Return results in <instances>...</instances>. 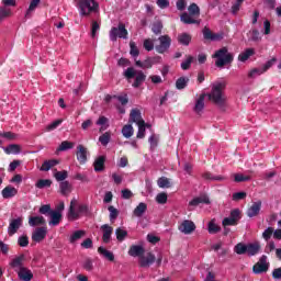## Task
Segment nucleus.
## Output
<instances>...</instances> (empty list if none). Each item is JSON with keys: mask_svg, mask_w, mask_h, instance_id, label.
Instances as JSON below:
<instances>
[{"mask_svg": "<svg viewBox=\"0 0 281 281\" xmlns=\"http://www.w3.org/2000/svg\"><path fill=\"white\" fill-rule=\"evenodd\" d=\"M227 87L225 82H217L213 85L211 93H209V100L216 104V106H224L225 98L223 97V91Z\"/></svg>", "mask_w": 281, "mask_h": 281, "instance_id": "nucleus-1", "label": "nucleus"}, {"mask_svg": "<svg viewBox=\"0 0 281 281\" xmlns=\"http://www.w3.org/2000/svg\"><path fill=\"white\" fill-rule=\"evenodd\" d=\"M213 58H216L215 65L220 68L225 67V65H231V63H234V55L229 53L227 47H222L216 50L213 55Z\"/></svg>", "mask_w": 281, "mask_h": 281, "instance_id": "nucleus-2", "label": "nucleus"}, {"mask_svg": "<svg viewBox=\"0 0 281 281\" xmlns=\"http://www.w3.org/2000/svg\"><path fill=\"white\" fill-rule=\"evenodd\" d=\"M100 4L95 0H80L79 10L81 16H89L91 12H98Z\"/></svg>", "mask_w": 281, "mask_h": 281, "instance_id": "nucleus-3", "label": "nucleus"}, {"mask_svg": "<svg viewBox=\"0 0 281 281\" xmlns=\"http://www.w3.org/2000/svg\"><path fill=\"white\" fill-rule=\"evenodd\" d=\"M75 205H76V200H72L70 202L69 212H68L69 218H72L74 221H78V218H80V214H85L86 216L89 214V205L80 204L78 206V212H76Z\"/></svg>", "mask_w": 281, "mask_h": 281, "instance_id": "nucleus-4", "label": "nucleus"}, {"mask_svg": "<svg viewBox=\"0 0 281 281\" xmlns=\"http://www.w3.org/2000/svg\"><path fill=\"white\" fill-rule=\"evenodd\" d=\"M117 38H128V30H126V25L124 23H120L117 27H112L110 31V41L115 43Z\"/></svg>", "mask_w": 281, "mask_h": 281, "instance_id": "nucleus-5", "label": "nucleus"}, {"mask_svg": "<svg viewBox=\"0 0 281 281\" xmlns=\"http://www.w3.org/2000/svg\"><path fill=\"white\" fill-rule=\"evenodd\" d=\"M269 267L270 263L267 262V255H262L258 262L252 266V273H255V276L267 273V271H269Z\"/></svg>", "mask_w": 281, "mask_h": 281, "instance_id": "nucleus-6", "label": "nucleus"}, {"mask_svg": "<svg viewBox=\"0 0 281 281\" xmlns=\"http://www.w3.org/2000/svg\"><path fill=\"white\" fill-rule=\"evenodd\" d=\"M159 45L155 46L157 54H166L172 45V38L169 35H161L158 37Z\"/></svg>", "mask_w": 281, "mask_h": 281, "instance_id": "nucleus-7", "label": "nucleus"}, {"mask_svg": "<svg viewBox=\"0 0 281 281\" xmlns=\"http://www.w3.org/2000/svg\"><path fill=\"white\" fill-rule=\"evenodd\" d=\"M179 232H181L182 234H192V232H194V229H196V225L194 224V222L190 221V220H184L178 227Z\"/></svg>", "mask_w": 281, "mask_h": 281, "instance_id": "nucleus-8", "label": "nucleus"}, {"mask_svg": "<svg viewBox=\"0 0 281 281\" xmlns=\"http://www.w3.org/2000/svg\"><path fill=\"white\" fill-rule=\"evenodd\" d=\"M202 34L205 41H223V33H213L207 26L203 29Z\"/></svg>", "mask_w": 281, "mask_h": 281, "instance_id": "nucleus-9", "label": "nucleus"}, {"mask_svg": "<svg viewBox=\"0 0 281 281\" xmlns=\"http://www.w3.org/2000/svg\"><path fill=\"white\" fill-rule=\"evenodd\" d=\"M21 225H23V218L18 217L14 220H11L9 227H8V234L9 236H14L16 232L21 228Z\"/></svg>", "mask_w": 281, "mask_h": 281, "instance_id": "nucleus-10", "label": "nucleus"}, {"mask_svg": "<svg viewBox=\"0 0 281 281\" xmlns=\"http://www.w3.org/2000/svg\"><path fill=\"white\" fill-rule=\"evenodd\" d=\"M260 210H262V201H257L251 204L250 207H248L246 214L249 218H254L255 216H258L260 214Z\"/></svg>", "mask_w": 281, "mask_h": 281, "instance_id": "nucleus-11", "label": "nucleus"}, {"mask_svg": "<svg viewBox=\"0 0 281 281\" xmlns=\"http://www.w3.org/2000/svg\"><path fill=\"white\" fill-rule=\"evenodd\" d=\"M47 236V227H37L35 232L32 234V240L34 243H41V240H45Z\"/></svg>", "mask_w": 281, "mask_h": 281, "instance_id": "nucleus-12", "label": "nucleus"}, {"mask_svg": "<svg viewBox=\"0 0 281 281\" xmlns=\"http://www.w3.org/2000/svg\"><path fill=\"white\" fill-rule=\"evenodd\" d=\"M101 231L103 232V243H105V245H109V243H111V236H113V227L109 224H103L101 225Z\"/></svg>", "mask_w": 281, "mask_h": 281, "instance_id": "nucleus-13", "label": "nucleus"}, {"mask_svg": "<svg viewBox=\"0 0 281 281\" xmlns=\"http://www.w3.org/2000/svg\"><path fill=\"white\" fill-rule=\"evenodd\" d=\"M23 262H25V255L22 254L15 258L12 259V261L10 262V267L12 269H14V271H21V269H23Z\"/></svg>", "mask_w": 281, "mask_h": 281, "instance_id": "nucleus-14", "label": "nucleus"}, {"mask_svg": "<svg viewBox=\"0 0 281 281\" xmlns=\"http://www.w3.org/2000/svg\"><path fill=\"white\" fill-rule=\"evenodd\" d=\"M87 147H85L83 145L77 146L76 157L81 166H83V164H87Z\"/></svg>", "mask_w": 281, "mask_h": 281, "instance_id": "nucleus-15", "label": "nucleus"}, {"mask_svg": "<svg viewBox=\"0 0 281 281\" xmlns=\"http://www.w3.org/2000/svg\"><path fill=\"white\" fill-rule=\"evenodd\" d=\"M155 260H157V258L153 255V252H148L146 257L143 255L139 258V267L146 269L150 267V265H154Z\"/></svg>", "mask_w": 281, "mask_h": 281, "instance_id": "nucleus-16", "label": "nucleus"}, {"mask_svg": "<svg viewBox=\"0 0 281 281\" xmlns=\"http://www.w3.org/2000/svg\"><path fill=\"white\" fill-rule=\"evenodd\" d=\"M260 243L256 241V243H250L247 244V250L246 254L247 256L251 257V256H258V254H260Z\"/></svg>", "mask_w": 281, "mask_h": 281, "instance_id": "nucleus-17", "label": "nucleus"}, {"mask_svg": "<svg viewBox=\"0 0 281 281\" xmlns=\"http://www.w3.org/2000/svg\"><path fill=\"white\" fill-rule=\"evenodd\" d=\"M18 277L21 281H31L32 278H34V273H32V270L24 267L18 271Z\"/></svg>", "mask_w": 281, "mask_h": 281, "instance_id": "nucleus-18", "label": "nucleus"}, {"mask_svg": "<svg viewBox=\"0 0 281 281\" xmlns=\"http://www.w3.org/2000/svg\"><path fill=\"white\" fill-rule=\"evenodd\" d=\"M106 164V156H99L93 162L94 172H103Z\"/></svg>", "mask_w": 281, "mask_h": 281, "instance_id": "nucleus-19", "label": "nucleus"}, {"mask_svg": "<svg viewBox=\"0 0 281 281\" xmlns=\"http://www.w3.org/2000/svg\"><path fill=\"white\" fill-rule=\"evenodd\" d=\"M49 216L50 221L48 222V225H52L53 227L60 225V221H63V214H60V212L52 211Z\"/></svg>", "mask_w": 281, "mask_h": 281, "instance_id": "nucleus-20", "label": "nucleus"}, {"mask_svg": "<svg viewBox=\"0 0 281 281\" xmlns=\"http://www.w3.org/2000/svg\"><path fill=\"white\" fill-rule=\"evenodd\" d=\"M144 247L138 245H133L130 247L128 256H132L133 258L143 257L144 256Z\"/></svg>", "mask_w": 281, "mask_h": 281, "instance_id": "nucleus-21", "label": "nucleus"}, {"mask_svg": "<svg viewBox=\"0 0 281 281\" xmlns=\"http://www.w3.org/2000/svg\"><path fill=\"white\" fill-rule=\"evenodd\" d=\"M3 199H12V196H16L19 194V190L12 186H7L1 192Z\"/></svg>", "mask_w": 281, "mask_h": 281, "instance_id": "nucleus-22", "label": "nucleus"}, {"mask_svg": "<svg viewBox=\"0 0 281 281\" xmlns=\"http://www.w3.org/2000/svg\"><path fill=\"white\" fill-rule=\"evenodd\" d=\"M201 203H204L205 205H210V198L207 195L196 196L189 202V205L196 207V205H201Z\"/></svg>", "mask_w": 281, "mask_h": 281, "instance_id": "nucleus-23", "label": "nucleus"}, {"mask_svg": "<svg viewBox=\"0 0 281 281\" xmlns=\"http://www.w3.org/2000/svg\"><path fill=\"white\" fill-rule=\"evenodd\" d=\"M59 161L56 159H50V160H45L42 164V167L40 168V170L42 172H49V170H52V168H54V166H58Z\"/></svg>", "mask_w": 281, "mask_h": 281, "instance_id": "nucleus-24", "label": "nucleus"}, {"mask_svg": "<svg viewBox=\"0 0 281 281\" xmlns=\"http://www.w3.org/2000/svg\"><path fill=\"white\" fill-rule=\"evenodd\" d=\"M98 254H100V256H103V258H105L110 262H113L115 260V255H113V252H111V250H108L106 248H104L102 246H100L98 248Z\"/></svg>", "mask_w": 281, "mask_h": 281, "instance_id": "nucleus-25", "label": "nucleus"}, {"mask_svg": "<svg viewBox=\"0 0 281 281\" xmlns=\"http://www.w3.org/2000/svg\"><path fill=\"white\" fill-rule=\"evenodd\" d=\"M130 120L135 124L139 125L140 122H145L142 119V112L138 109H133L130 113Z\"/></svg>", "mask_w": 281, "mask_h": 281, "instance_id": "nucleus-26", "label": "nucleus"}, {"mask_svg": "<svg viewBox=\"0 0 281 281\" xmlns=\"http://www.w3.org/2000/svg\"><path fill=\"white\" fill-rule=\"evenodd\" d=\"M254 54H256V49L247 48L245 52L239 54L238 60L240 63H247V60H249V58H251V56H254Z\"/></svg>", "mask_w": 281, "mask_h": 281, "instance_id": "nucleus-27", "label": "nucleus"}, {"mask_svg": "<svg viewBox=\"0 0 281 281\" xmlns=\"http://www.w3.org/2000/svg\"><path fill=\"white\" fill-rule=\"evenodd\" d=\"M193 15H191L190 13H182L180 16V21L182 23H184L186 25H194V24H199V21L192 18Z\"/></svg>", "mask_w": 281, "mask_h": 281, "instance_id": "nucleus-28", "label": "nucleus"}, {"mask_svg": "<svg viewBox=\"0 0 281 281\" xmlns=\"http://www.w3.org/2000/svg\"><path fill=\"white\" fill-rule=\"evenodd\" d=\"M178 43L180 45H183L184 47H188V45H190V43H192V35L188 34V33H181L178 35Z\"/></svg>", "mask_w": 281, "mask_h": 281, "instance_id": "nucleus-29", "label": "nucleus"}, {"mask_svg": "<svg viewBox=\"0 0 281 281\" xmlns=\"http://www.w3.org/2000/svg\"><path fill=\"white\" fill-rule=\"evenodd\" d=\"M148 210V205L144 202H140L135 209H134V216H137L140 218V216H144L146 214V211Z\"/></svg>", "mask_w": 281, "mask_h": 281, "instance_id": "nucleus-30", "label": "nucleus"}, {"mask_svg": "<svg viewBox=\"0 0 281 281\" xmlns=\"http://www.w3.org/2000/svg\"><path fill=\"white\" fill-rule=\"evenodd\" d=\"M5 155H19L21 153V145L10 144L4 148Z\"/></svg>", "mask_w": 281, "mask_h": 281, "instance_id": "nucleus-31", "label": "nucleus"}, {"mask_svg": "<svg viewBox=\"0 0 281 281\" xmlns=\"http://www.w3.org/2000/svg\"><path fill=\"white\" fill-rule=\"evenodd\" d=\"M46 221H45V217L43 216H31L29 218V225L31 227H36L38 225H45Z\"/></svg>", "mask_w": 281, "mask_h": 281, "instance_id": "nucleus-32", "label": "nucleus"}, {"mask_svg": "<svg viewBox=\"0 0 281 281\" xmlns=\"http://www.w3.org/2000/svg\"><path fill=\"white\" fill-rule=\"evenodd\" d=\"M143 82H146V76L144 75V71H138L132 87H134V89H139Z\"/></svg>", "mask_w": 281, "mask_h": 281, "instance_id": "nucleus-33", "label": "nucleus"}, {"mask_svg": "<svg viewBox=\"0 0 281 281\" xmlns=\"http://www.w3.org/2000/svg\"><path fill=\"white\" fill-rule=\"evenodd\" d=\"M205 109V93L201 94L195 102L194 111L195 113H201Z\"/></svg>", "mask_w": 281, "mask_h": 281, "instance_id": "nucleus-34", "label": "nucleus"}, {"mask_svg": "<svg viewBox=\"0 0 281 281\" xmlns=\"http://www.w3.org/2000/svg\"><path fill=\"white\" fill-rule=\"evenodd\" d=\"M87 234V232L85 231H76L75 233H72V235L69 237V244L74 245V243H78V240H80V238L85 237Z\"/></svg>", "mask_w": 281, "mask_h": 281, "instance_id": "nucleus-35", "label": "nucleus"}, {"mask_svg": "<svg viewBox=\"0 0 281 281\" xmlns=\"http://www.w3.org/2000/svg\"><path fill=\"white\" fill-rule=\"evenodd\" d=\"M189 82H190V78H188V77H180L176 81V89L181 91L182 89H186V87H188Z\"/></svg>", "mask_w": 281, "mask_h": 281, "instance_id": "nucleus-36", "label": "nucleus"}, {"mask_svg": "<svg viewBox=\"0 0 281 281\" xmlns=\"http://www.w3.org/2000/svg\"><path fill=\"white\" fill-rule=\"evenodd\" d=\"M203 179H205L206 181H225V177L223 176H214L212 175V172L206 171L202 175Z\"/></svg>", "mask_w": 281, "mask_h": 281, "instance_id": "nucleus-37", "label": "nucleus"}, {"mask_svg": "<svg viewBox=\"0 0 281 281\" xmlns=\"http://www.w3.org/2000/svg\"><path fill=\"white\" fill-rule=\"evenodd\" d=\"M74 146H76L75 143L69 142V140H64V142H61V144L58 146L57 153H63V151H65V150H71V148H74Z\"/></svg>", "mask_w": 281, "mask_h": 281, "instance_id": "nucleus-38", "label": "nucleus"}, {"mask_svg": "<svg viewBox=\"0 0 281 281\" xmlns=\"http://www.w3.org/2000/svg\"><path fill=\"white\" fill-rule=\"evenodd\" d=\"M59 189H60V193L64 196H67V194H70L71 192V184L69 183V181H63L59 184Z\"/></svg>", "mask_w": 281, "mask_h": 281, "instance_id": "nucleus-39", "label": "nucleus"}, {"mask_svg": "<svg viewBox=\"0 0 281 281\" xmlns=\"http://www.w3.org/2000/svg\"><path fill=\"white\" fill-rule=\"evenodd\" d=\"M35 188H38V190H43L45 188H52V180H49V179H40L35 183Z\"/></svg>", "mask_w": 281, "mask_h": 281, "instance_id": "nucleus-40", "label": "nucleus"}, {"mask_svg": "<svg viewBox=\"0 0 281 281\" xmlns=\"http://www.w3.org/2000/svg\"><path fill=\"white\" fill-rule=\"evenodd\" d=\"M137 139H144L146 137V121H142L138 124Z\"/></svg>", "mask_w": 281, "mask_h": 281, "instance_id": "nucleus-41", "label": "nucleus"}, {"mask_svg": "<svg viewBox=\"0 0 281 281\" xmlns=\"http://www.w3.org/2000/svg\"><path fill=\"white\" fill-rule=\"evenodd\" d=\"M234 251L235 254H237V256H245V254H247V245L243 243H238L234 247Z\"/></svg>", "mask_w": 281, "mask_h": 281, "instance_id": "nucleus-42", "label": "nucleus"}, {"mask_svg": "<svg viewBox=\"0 0 281 281\" xmlns=\"http://www.w3.org/2000/svg\"><path fill=\"white\" fill-rule=\"evenodd\" d=\"M158 188H172V183L170 182V179L167 177H160L157 180Z\"/></svg>", "mask_w": 281, "mask_h": 281, "instance_id": "nucleus-43", "label": "nucleus"}, {"mask_svg": "<svg viewBox=\"0 0 281 281\" xmlns=\"http://www.w3.org/2000/svg\"><path fill=\"white\" fill-rule=\"evenodd\" d=\"M189 14L191 16H201V9L196 3H191L188 8Z\"/></svg>", "mask_w": 281, "mask_h": 281, "instance_id": "nucleus-44", "label": "nucleus"}, {"mask_svg": "<svg viewBox=\"0 0 281 281\" xmlns=\"http://www.w3.org/2000/svg\"><path fill=\"white\" fill-rule=\"evenodd\" d=\"M194 61V57L191 55L187 56V59L181 63V69L183 71H188V69H190V67H192V63Z\"/></svg>", "mask_w": 281, "mask_h": 281, "instance_id": "nucleus-45", "label": "nucleus"}, {"mask_svg": "<svg viewBox=\"0 0 281 281\" xmlns=\"http://www.w3.org/2000/svg\"><path fill=\"white\" fill-rule=\"evenodd\" d=\"M234 181H235V183H244L245 181H251V177L245 176L243 173H235Z\"/></svg>", "mask_w": 281, "mask_h": 281, "instance_id": "nucleus-46", "label": "nucleus"}, {"mask_svg": "<svg viewBox=\"0 0 281 281\" xmlns=\"http://www.w3.org/2000/svg\"><path fill=\"white\" fill-rule=\"evenodd\" d=\"M130 54L133 58L139 56V48H137V44L133 41L130 42Z\"/></svg>", "mask_w": 281, "mask_h": 281, "instance_id": "nucleus-47", "label": "nucleus"}, {"mask_svg": "<svg viewBox=\"0 0 281 281\" xmlns=\"http://www.w3.org/2000/svg\"><path fill=\"white\" fill-rule=\"evenodd\" d=\"M115 234H116V240H119V243L124 241L126 236H128V232L122 228H116Z\"/></svg>", "mask_w": 281, "mask_h": 281, "instance_id": "nucleus-48", "label": "nucleus"}, {"mask_svg": "<svg viewBox=\"0 0 281 281\" xmlns=\"http://www.w3.org/2000/svg\"><path fill=\"white\" fill-rule=\"evenodd\" d=\"M122 135L123 137H126V139H130V137H133V125L123 126Z\"/></svg>", "mask_w": 281, "mask_h": 281, "instance_id": "nucleus-49", "label": "nucleus"}, {"mask_svg": "<svg viewBox=\"0 0 281 281\" xmlns=\"http://www.w3.org/2000/svg\"><path fill=\"white\" fill-rule=\"evenodd\" d=\"M99 142L102 144V146H108L109 142H111V132H105L103 135H101L99 137Z\"/></svg>", "mask_w": 281, "mask_h": 281, "instance_id": "nucleus-50", "label": "nucleus"}, {"mask_svg": "<svg viewBox=\"0 0 281 281\" xmlns=\"http://www.w3.org/2000/svg\"><path fill=\"white\" fill-rule=\"evenodd\" d=\"M156 202L160 205H166V203H168V194L166 192L158 193L156 196Z\"/></svg>", "mask_w": 281, "mask_h": 281, "instance_id": "nucleus-51", "label": "nucleus"}, {"mask_svg": "<svg viewBox=\"0 0 281 281\" xmlns=\"http://www.w3.org/2000/svg\"><path fill=\"white\" fill-rule=\"evenodd\" d=\"M161 30H164V24L161 22L157 21L153 23L151 32H154L156 36H158V34H161Z\"/></svg>", "mask_w": 281, "mask_h": 281, "instance_id": "nucleus-52", "label": "nucleus"}, {"mask_svg": "<svg viewBox=\"0 0 281 281\" xmlns=\"http://www.w3.org/2000/svg\"><path fill=\"white\" fill-rule=\"evenodd\" d=\"M218 232H221V226L216 225L214 220L209 222V234H218Z\"/></svg>", "mask_w": 281, "mask_h": 281, "instance_id": "nucleus-53", "label": "nucleus"}, {"mask_svg": "<svg viewBox=\"0 0 281 281\" xmlns=\"http://www.w3.org/2000/svg\"><path fill=\"white\" fill-rule=\"evenodd\" d=\"M109 212H110V221L114 222L115 218H117V216H120V211H117V209H115V206L110 205L108 207Z\"/></svg>", "mask_w": 281, "mask_h": 281, "instance_id": "nucleus-54", "label": "nucleus"}, {"mask_svg": "<svg viewBox=\"0 0 281 281\" xmlns=\"http://www.w3.org/2000/svg\"><path fill=\"white\" fill-rule=\"evenodd\" d=\"M10 14H12V11L10 9H8L5 7H0V23L4 19H8V16H10Z\"/></svg>", "mask_w": 281, "mask_h": 281, "instance_id": "nucleus-55", "label": "nucleus"}, {"mask_svg": "<svg viewBox=\"0 0 281 281\" xmlns=\"http://www.w3.org/2000/svg\"><path fill=\"white\" fill-rule=\"evenodd\" d=\"M82 267L86 271H93V259L86 258L83 260Z\"/></svg>", "mask_w": 281, "mask_h": 281, "instance_id": "nucleus-56", "label": "nucleus"}, {"mask_svg": "<svg viewBox=\"0 0 281 281\" xmlns=\"http://www.w3.org/2000/svg\"><path fill=\"white\" fill-rule=\"evenodd\" d=\"M143 47L144 49H146V52H153V49H155V43L153 42V40L147 38L144 41Z\"/></svg>", "mask_w": 281, "mask_h": 281, "instance_id": "nucleus-57", "label": "nucleus"}, {"mask_svg": "<svg viewBox=\"0 0 281 281\" xmlns=\"http://www.w3.org/2000/svg\"><path fill=\"white\" fill-rule=\"evenodd\" d=\"M223 227H232L238 225V222L231 218V217H225L222 222Z\"/></svg>", "mask_w": 281, "mask_h": 281, "instance_id": "nucleus-58", "label": "nucleus"}, {"mask_svg": "<svg viewBox=\"0 0 281 281\" xmlns=\"http://www.w3.org/2000/svg\"><path fill=\"white\" fill-rule=\"evenodd\" d=\"M265 70L262 68H254L248 72V78H256V76H262Z\"/></svg>", "mask_w": 281, "mask_h": 281, "instance_id": "nucleus-59", "label": "nucleus"}, {"mask_svg": "<svg viewBox=\"0 0 281 281\" xmlns=\"http://www.w3.org/2000/svg\"><path fill=\"white\" fill-rule=\"evenodd\" d=\"M124 76L127 80H132V78H135V76H137V72L135 71V68L130 67L124 71Z\"/></svg>", "mask_w": 281, "mask_h": 281, "instance_id": "nucleus-60", "label": "nucleus"}, {"mask_svg": "<svg viewBox=\"0 0 281 281\" xmlns=\"http://www.w3.org/2000/svg\"><path fill=\"white\" fill-rule=\"evenodd\" d=\"M67 177H69V173L66 170L57 171L55 173L56 181H65V179H67Z\"/></svg>", "mask_w": 281, "mask_h": 281, "instance_id": "nucleus-61", "label": "nucleus"}, {"mask_svg": "<svg viewBox=\"0 0 281 281\" xmlns=\"http://www.w3.org/2000/svg\"><path fill=\"white\" fill-rule=\"evenodd\" d=\"M99 30H100V23H98V21H92V24H91V37L92 38H95Z\"/></svg>", "mask_w": 281, "mask_h": 281, "instance_id": "nucleus-62", "label": "nucleus"}, {"mask_svg": "<svg viewBox=\"0 0 281 281\" xmlns=\"http://www.w3.org/2000/svg\"><path fill=\"white\" fill-rule=\"evenodd\" d=\"M245 199H247V192L245 191L233 193V201H243Z\"/></svg>", "mask_w": 281, "mask_h": 281, "instance_id": "nucleus-63", "label": "nucleus"}, {"mask_svg": "<svg viewBox=\"0 0 281 281\" xmlns=\"http://www.w3.org/2000/svg\"><path fill=\"white\" fill-rule=\"evenodd\" d=\"M228 217L235 220V221L238 223V221H240V210H239V209H234V210L231 212V214H229Z\"/></svg>", "mask_w": 281, "mask_h": 281, "instance_id": "nucleus-64", "label": "nucleus"}]
</instances>
